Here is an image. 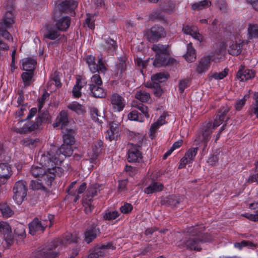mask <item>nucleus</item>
I'll return each mask as SVG.
<instances>
[{
    "label": "nucleus",
    "mask_w": 258,
    "mask_h": 258,
    "mask_svg": "<svg viewBox=\"0 0 258 258\" xmlns=\"http://www.w3.org/2000/svg\"><path fill=\"white\" fill-rule=\"evenodd\" d=\"M229 108L226 106L221 108L220 111L214 116L213 122H209L204 123L198 131L195 139L196 145L201 148L202 153L205 154L208 151V147L211 139V135L217 127L221 125L225 120L229 119L227 115Z\"/></svg>",
    "instance_id": "1"
},
{
    "label": "nucleus",
    "mask_w": 258,
    "mask_h": 258,
    "mask_svg": "<svg viewBox=\"0 0 258 258\" xmlns=\"http://www.w3.org/2000/svg\"><path fill=\"white\" fill-rule=\"evenodd\" d=\"M50 155V153L46 155L39 153L37 157V162L46 169L39 180L42 181L47 189L51 187L55 176H61L63 172V169L58 166L61 163V159L55 157L54 160H52Z\"/></svg>",
    "instance_id": "2"
},
{
    "label": "nucleus",
    "mask_w": 258,
    "mask_h": 258,
    "mask_svg": "<svg viewBox=\"0 0 258 258\" xmlns=\"http://www.w3.org/2000/svg\"><path fill=\"white\" fill-rule=\"evenodd\" d=\"M77 7V3L75 0H66L55 6L54 9L53 17L56 21V26L60 31H65L70 26L71 19L69 17H62L57 20L62 13H71V16L75 15L74 10Z\"/></svg>",
    "instance_id": "3"
},
{
    "label": "nucleus",
    "mask_w": 258,
    "mask_h": 258,
    "mask_svg": "<svg viewBox=\"0 0 258 258\" xmlns=\"http://www.w3.org/2000/svg\"><path fill=\"white\" fill-rule=\"evenodd\" d=\"M202 227H190L187 228L185 237L180 241L178 246L186 247L190 250L200 251V244L203 242V240L199 238L202 232Z\"/></svg>",
    "instance_id": "4"
},
{
    "label": "nucleus",
    "mask_w": 258,
    "mask_h": 258,
    "mask_svg": "<svg viewBox=\"0 0 258 258\" xmlns=\"http://www.w3.org/2000/svg\"><path fill=\"white\" fill-rule=\"evenodd\" d=\"M169 46L160 43L153 44L152 49L156 53V58L153 62V65L156 67H161L167 65L170 60H168L169 55Z\"/></svg>",
    "instance_id": "5"
},
{
    "label": "nucleus",
    "mask_w": 258,
    "mask_h": 258,
    "mask_svg": "<svg viewBox=\"0 0 258 258\" xmlns=\"http://www.w3.org/2000/svg\"><path fill=\"white\" fill-rule=\"evenodd\" d=\"M88 86L89 90L94 97L102 98L105 96V93L102 87V81L98 74H95L91 78Z\"/></svg>",
    "instance_id": "6"
},
{
    "label": "nucleus",
    "mask_w": 258,
    "mask_h": 258,
    "mask_svg": "<svg viewBox=\"0 0 258 258\" xmlns=\"http://www.w3.org/2000/svg\"><path fill=\"white\" fill-rule=\"evenodd\" d=\"M86 62L88 65L89 70L93 73L97 72L104 73L106 71V68L101 55L98 56L97 62H96L95 56L89 55L86 57Z\"/></svg>",
    "instance_id": "7"
},
{
    "label": "nucleus",
    "mask_w": 258,
    "mask_h": 258,
    "mask_svg": "<svg viewBox=\"0 0 258 258\" xmlns=\"http://www.w3.org/2000/svg\"><path fill=\"white\" fill-rule=\"evenodd\" d=\"M74 121L68 118L67 111L62 110L56 118L55 122L53 123V126L59 127L61 131H66L70 127H74Z\"/></svg>",
    "instance_id": "8"
},
{
    "label": "nucleus",
    "mask_w": 258,
    "mask_h": 258,
    "mask_svg": "<svg viewBox=\"0 0 258 258\" xmlns=\"http://www.w3.org/2000/svg\"><path fill=\"white\" fill-rule=\"evenodd\" d=\"M71 145H68L66 144H63L59 149H57L56 147L53 146L51 148L49 151L47 152L46 155L48 153L51 154L50 157L52 160H54L55 157H58L61 159V162L63 159L61 158V154L64 156H70L72 155L73 150L72 149Z\"/></svg>",
    "instance_id": "9"
},
{
    "label": "nucleus",
    "mask_w": 258,
    "mask_h": 258,
    "mask_svg": "<svg viewBox=\"0 0 258 258\" xmlns=\"http://www.w3.org/2000/svg\"><path fill=\"white\" fill-rule=\"evenodd\" d=\"M13 199L18 205L21 204L27 195L26 182L21 180L17 182L13 188Z\"/></svg>",
    "instance_id": "10"
},
{
    "label": "nucleus",
    "mask_w": 258,
    "mask_h": 258,
    "mask_svg": "<svg viewBox=\"0 0 258 258\" xmlns=\"http://www.w3.org/2000/svg\"><path fill=\"white\" fill-rule=\"evenodd\" d=\"M165 36V32L162 27L155 26L147 31L146 36L151 42L158 41L160 38Z\"/></svg>",
    "instance_id": "11"
},
{
    "label": "nucleus",
    "mask_w": 258,
    "mask_h": 258,
    "mask_svg": "<svg viewBox=\"0 0 258 258\" xmlns=\"http://www.w3.org/2000/svg\"><path fill=\"white\" fill-rule=\"evenodd\" d=\"M115 247L111 242L102 244L95 248L93 251L89 254L90 258L103 257L109 253V250H113Z\"/></svg>",
    "instance_id": "12"
},
{
    "label": "nucleus",
    "mask_w": 258,
    "mask_h": 258,
    "mask_svg": "<svg viewBox=\"0 0 258 258\" xmlns=\"http://www.w3.org/2000/svg\"><path fill=\"white\" fill-rule=\"evenodd\" d=\"M112 109L114 111H122L125 105V101L123 97L117 93H113L110 97Z\"/></svg>",
    "instance_id": "13"
},
{
    "label": "nucleus",
    "mask_w": 258,
    "mask_h": 258,
    "mask_svg": "<svg viewBox=\"0 0 258 258\" xmlns=\"http://www.w3.org/2000/svg\"><path fill=\"white\" fill-rule=\"evenodd\" d=\"M12 175L11 166L7 163H0V185L4 184Z\"/></svg>",
    "instance_id": "14"
},
{
    "label": "nucleus",
    "mask_w": 258,
    "mask_h": 258,
    "mask_svg": "<svg viewBox=\"0 0 258 258\" xmlns=\"http://www.w3.org/2000/svg\"><path fill=\"white\" fill-rule=\"evenodd\" d=\"M255 75L253 70L241 66L237 73L236 78L240 81H244L253 79Z\"/></svg>",
    "instance_id": "15"
},
{
    "label": "nucleus",
    "mask_w": 258,
    "mask_h": 258,
    "mask_svg": "<svg viewBox=\"0 0 258 258\" xmlns=\"http://www.w3.org/2000/svg\"><path fill=\"white\" fill-rule=\"evenodd\" d=\"M58 240L51 241L44 250L43 253L45 258H56L58 253L54 249L58 246Z\"/></svg>",
    "instance_id": "16"
},
{
    "label": "nucleus",
    "mask_w": 258,
    "mask_h": 258,
    "mask_svg": "<svg viewBox=\"0 0 258 258\" xmlns=\"http://www.w3.org/2000/svg\"><path fill=\"white\" fill-rule=\"evenodd\" d=\"M226 53V45L223 42H221L217 44L216 48L211 54V57L212 60L218 61L223 58Z\"/></svg>",
    "instance_id": "17"
},
{
    "label": "nucleus",
    "mask_w": 258,
    "mask_h": 258,
    "mask_svg": "<svg viewBox=\"0 0 258 258\" xmlns=\"http://www.w3.org/2000/svg\"><path fill=\"white\" fill-rule=\"evenodd\" d=\"M46 226V224L42 223L37 218H35L29 225L30 233L34 235L37 232H42Z\"/></svg>",
    "instance_id": "18"
},
{
    "label": "nucleus",
    "mask_w": 258,
    "mask_h": 258,
    "mask_svg": "<svg viewBox=\"0 0 258 258\" xmlns=\"http://www.w3.org/2000/svg\"><path fill=\"white\" fill-rule=\"evenodd\" d=\"M142 159V154L138 148L132 145L128 149L127 160L130 162H139Z\"/></svg>",
    "instance_id": "19"
},
{
    "label": "nucleus",
    "mask_w": 258,
    "mask_h": 258,
    "mask_svg": "<svg viewBox=\"0 0 258 258\" xmlns=\"http://www.w3.org/2000/svg\"><path fill=\"white\" fill-rule=\"evenodd\" d=\"M100 233V230L96 226L88 228L85 232L84 240L89 243L95 239Z\"/></svg>",
    "instance_id": "20"
},
{
    "label": "nucleus",
    "mask_w": 258,
    "mask_h": 258,
    "mask_svg": "<svg viewBox=\"0 0 258 258\" xmlns=\"http://www.w3.org/2000/svg\"><path fill=\"white\" fill-rule=\"evenodd\" d=\"M182 30L185 34L190 35L193 38L199 41H202V36L198 32V28L196 26L187 25L183 27Z\"/></svg>",
    "instance_id": "21"
},
{
    "label": "nucleus",
    "mask_w": 258,
    "mask_h": 258,
    "mask_svg": "<svg viewBox=\"0 0 258 258\" xmlns=\"http://www.w3.org/2000/svg\"><path fill=\"white\" fill-rule=\"evenodd\" d=\"M228 53L232 55H239L242 49V43L237 42L236 41H230L228 43Z\"/></svg>",
    "instance_id": "22"
},
{
    "label": "nucleus",
    "mask_w": 258,
    "mask_h": 258,
    "mask_svg": "<svg viewBox=\"0 0 258 258\" xmlns=\"http://www.w3.org/2000/svg\"><path fill=\"white\" fill-rule=\"evenodd\" d=\"M118 124L112 122L109 124V128L106 132L105 137L110 141H112L118 136Z\"/></svg>",
    "instance_id": "23"
},
{
    "label": "nucleus",
    "mask_w": 258,
    "mask_h": 258,
    "mask_svg": "<svg viewBox=\"0 0 258 258\" xmlns=\"http://www.w3.org/2000/svg\"><path fill=\"white\" fill-rule=\"evenodd\" d=\"M43 121L44 118L39 116L36 118V121L34 124L32 125H30L29 124H25L22 128H18L17 131L21 134L25 133L27 132H31L38 128Z\"/></svg>",
    "instance_id": "24"
},
{
    "label": "nucleus",
    "mask_w": 258,
    "mask_h": 258,
    "mask_svg": "<svg viewBox=\"0 0 258 258\" xmlns=\"http://www.w3.org/2000/svg\"><path fill=\"white\" fill-rule=\"evenodd\" d=\"M63 134V143L73 145L75 143L74 135L75 134L74 127H70L67 131H62Z\"/></svg>",
    "instance_id": "25"
},
{
    "label": "nucleus",
    "mask_w": 258,
    "mask_h": 258,
    "mask_svg": "<svg viewBox=\"0 0 258 258\" xmlns=\"http://www.w3.org/2000/svg\"><path fill=\"white\" fill-rule=\"evenodd\" d=\"M169 78L168 74L160 72L157 73L151 77L153 84L148 86V87H155V85L157 86L158 83H161L165 81Z\"/></svg>",
    "instance_id": "26"
},
{
    "label": "nucleus",
    "mask_w": 258,
    "mask_h": 258,
    "mask_svg": "<svg viewBox=\"0 0 258 258\" xmlns=\"http://www.w3.org/2000/svg\"><path fill=\"white\" fill-rule=\"evenodd\" d=\"M211 60L210 56H205L202 57L198 65L197 71L199 73H202L208 70Z\"/></svg>",
    "instance_id": "27"
},
{
    "label": "nucleus",
    "mask_w": 258,
    "mask_h": 258,
    "mask_svg": "<svg viewBox=\"0 0 258 258\" xmlns=\"http://www.w3.org/2000/svg\"><path fill=\"white\" fill-rule=\"evenodd\" d=\"M22 61L23 70L27 72H33L37 63L35 59L30 57L24 58Z\"/></svg>",
    "instance_id": "28"
},
{
    "label": "nucleus",
    "mask_w": 258,
    "mask_h": 258,
    "mask_svg": "<svg viewBox=\"0 0 258 258\" xmlns=\"http://www.w3.org/2000/svg\"><path fill=\"white\" fill-rule=\"evenodd\" d=\"M163 188L164 186L161 183L154 182L144 189V192L147 194H152L162 191Z\"/></svg>",
    "instance_id": "29"
},
{
    "label": "nucleus",
    "mask_w": 258,
    "mask_h": 258,
    "mask_svg": "<svg viewBox=\"0 0 258 258\" xmlns=\"http://www.w3.org/2000/svg\"><path fill=\"white\" fill-rule=\"evenodd\" d=\"M100 185L97 183H94L90 185L87 191L86 197L84 199L92 201L93 198L100 191Z\"/></svg>",
    "instance_id": "30"
},
{
    "label": "nucleus",
    "mask_w": 258,
    "mask_h": 258,
    "mask_svg": "<svg viewBox=\"0 0 258 258\" xmlns=\"http://www.w3.org/2000/svg\"><path fill=\"white\" fill-rule=\"evenodd\" d=\"M185 59L188 62H193L196 60V54L195 49L190 42L187 45V52L184 55Z\"/></svg>",
    "instance_id": "31"
},
{
    "label": "nucleus",
    "mask_w": 258,
    "mask_h": 258,
    "mask_svg": "<svg viewBox=\"0 0 258 258\" xmlns=\"http://www.w3.org/2000/svg\"><path fill=\"white\" fill-rule=\"evenodd\" d=\"M78 239L79 237L77 235L76 233H68L66 234L65 236L63 237V239L62 240L61 242L59 241L58 242L59 243H62V244H70L72 243L78 242Z\"/></svg>",
    "instance_id": "32"
},
{
    "label": "nucleus",
    "mask_w": 258,
    "mask_h": 258,
    "mask_svg": "<svg viewBox=\"0 0 258 258\" xmlns=\"http://www.w3.org/2000/svg\"><path fill=\"white\" fill-rule=\"evenodd\" d=\"M84 84H85L84 83ZM84 83L82 82V79L80 78H77L76 80V84L74 85L72 92L74 97L79 98L81 96V90L83 86Z\"/></svg>",
    "instance_id": "33"
},
{
    "label": "nucleus",
    "mask_w": 258,
    "mask_h": 258,
    "mask_svg": "<svg viewBox=\"0 0 258 258\" xmlns=\"http://www.w3.org/2000/svg\"><path fill=\"white\" fill-rule=\"evenodd\" d=\"M135 98L142 102H147L150 99V95L144 90H139L137 91Z\"/></svg>",
    "instance_id": "34"
},
{
    "label": "nucleus",
    "mask_w": 258,
    "mask_h": 258,
    "mask_svg": "<svg viewBox=\"0 0 258 258\" xmlns=\"http://www.w3.org/2000/svg\"><path fill=\"white\" fill-rule=\"evenodd\" d=\"M60 34L58 30L54 28L48 27L47 31L44 34V37L45 38H48L50 40H54L57 38Z\"/></svg>",
    "instance_id": "35"
},
{
    "label": "nucleus",
    "mask_w": 258,
    "mask_h": 258,
    "mask_svg": "<svg viewBox=\"0 0 258 258\" xmlns=\"http://www.w3.org/2000/svg\"><path fill=\"white\" fill-rule=\"evenodd\" d=\"M184 197L182 196L171 195L168 197L167 202L172 207H176L183 201Z\"/></svg>",
    "instance_id": "36"
},
{
    "label": "nucleus",
    "mask_w": 258,
    "mask_h": 258,
    "mask_svg": "<svg viewBox=\"0 0 258 258\" xmlns=\"http://www.w3.org/2000/svg\"><path fill=\"white\" fill-rule=\"evenodd\" d=\"M211 5V1L209 0H204L193 4L191 6V7L193 10L199 11L208 8Z\"/></svg>",
    "instance_id": "37"
},
{
    "label": "nucleus",
    "mask_w": 258,
    "mask_h": 258,
    "mask_svg": "<svg viewBox=\"0 0 258 258\" xmlns=\"http://www.w3.org/2000/svg\"><path fill=\"white\" fill-rule=\"evenodd\" d=\"M14 14L12 11H9L6 13L3 19L4 23H3V25L5 26V29L10 27L14 23Z\"/></svg>",
    "instance_id": "38"
},
{
    "label": "nucleus",
    "mask_w": 258,
    "mask_h": 258,
    "mask_svg": "<svg viewBox=\"0 0 258 258\" xmlns=\"http://www.w3.org/2000/svg\"><path fill=\"white\" fill-rule=\"evenodd\" d=\"M46 170L44 167H42L39 163V166L34 165L33 166L31 169V173L32 175L36 177L40 178L44 172Z\"/></svg>",
    "instance_id": "39"
},
{
    "label": "nucleus",
    "mask_w": 258,
    "mask_h": 258,
    "mask_svg": "<svg viewBox=\"0 0 258 258\" xmlns=\"http://www.w3.org/2000/svg\"><path fill=\"white\" fill-rule=\"evenodd\" d=\"M102 45L103 49L112 51L115 50L117 47L115 41L109 37L104 39V43Z\"/></svg>",
    "instance_id": "40"
},
{
    "label": "nucleus",
    "mask_w": 258,
    "mask_h": 258,
    "mask_svg": "<svg viewBox=\"0 0 258 258\" xmlns=\"http://www.w3.org/2000/svg\"><path fill=\"white\" fill-rule=\"evenodd\" d=\"M132 106L138 108L139 110H140L143 114V116L144 117L148 118L149 117V114L148 111V107L145 105L138 103L137 101H133L132 103Z\"/></svg>",
    "instance_id": "41"
},
{
    "label": "nucleus",
    "mask_w": 258,
    "mask_h": 258,
    "mask_svg": "<svg viewBox=\"0 0 258 258\" xmlns=\"http://www.w3.org/2000/svg\"><path fill=\"white\" fill-rule=\"evenodd\" d=\"M128 118L131 120L143 122L144 118L141 114H140L137 110H133L130 112L127 115Z\"/></svg>",
    "instance_id": "42"
},
{
    "label": "nucleus",
    "mask_w": 258,
    "mask_h": 258,
    "mask_svg": "<svg viewBox=\"0 0 258 258\" xmlns=\"http://www.w3.org/2000/svg\"><path fill=\"white\" fill-rule=\"evenodd\" d=\"M30 186L34 190L42 189L44 190H46L47 189V187L44 184H43V182L39 180V178L36 180H31Z\"/></svg>",
    "instance_id": "43"
},
{
    "label": "nucleus",
    "mask_w": 258,
    "mask_h": 258,
    "mask_svg": "<svg viewBox=\"0 0 258 258\" xmlns=\"http://www.w3.org/2000/svg\"><path fill=\"white\" fill-rule=\"evenodd\" d=\"M116 67L117 74H121L126 68L125 58H120Z\"/></svg>",
    "instance_id": "44"
},
{
    "label": "nucleus",
    "mask_w": 258,
    "mask_h": 258,
    "mask_svg": "<svg viewBox=\"0 0 258 258\" xmlns=\"http://www.w3.org/2000/svg\"><path fill=\"white\" fill-rule=\"evenodd\" d=\"M103 143L101 140H98L93 146V152L94 156L96 157L101 153L102 150Z\"/></svg>",
    "instance_id": "45"
},
{
    "label": "nucleus",
    "mask_w": 258,
    "mask_h": 258,
    "mask_svg": "<svg viewBox=\"0 0 258 258\" xmlns=\"http://www.w3.org/2000/svg\"><path fill=\"white\" fill-rule=\"evenodd\" d=\"M248 33L249 38H251L252 37L258 38V25H249L248 28Z\"/></svg>",
    "instance_id": "46"
},
{
    "label": "nucleus",
    "mask_w": 258,
    "mask_h": 258,
    "mask_svg": "<svg viewBox=\"0 0 258 258\" xmlns=\"http://www.w3.org/2000/svg\"><path fill=\"white\" fill-rule=\"evenodd\" d=\"M198 149V147L191 148L185 153L184 156L189 160V162H192L193 161L197 154Z\"/></svg>",
    "instance_id": "47"
},
{
    "label": "nucleus",
    "mask_w": 258,
    "mask_h": 258,
    "mask_svg": "<svg viewBox=\"0 0 258 258\" xmlns=\"http://www.w3.org/2000/svg\"><path fill=\"white\" fill-rule=\"evenodd\" d=\"M33 76V72H25L22 74V78L25 86H29L30 85Z\"/></svg>",
    "instance_id": "48"
},
{
    "label": "nucleus",
    "mask_w": 258,
    "mask_h": 258,
    "mask_svg": "<svg viewBox=\"0 0 258 258\" xmlns=\"http://www.w3.org/2000/svg\"><path fill=\"white\" fill-rule=\"evenodd\" d=\"M68 107L78 114H81L84 111L83 106L77 102L70 104L68 105Z\"/></svg>",
    "instance_id": "49"
},
{
    "label": "nucleus",
    "mask_w": 258,
    "mask_h": 258,
    "mask_svg": "<svg viewBox=\"0 0 258 258\" xmlns=\"http://www.w3.org/2000/svg\"><path fill=\"white\" fill-rule=\"evenodd\" d=\"M0 232L4 235L7 234L8 235L11 233V227L8 223L3 221L0 222Z\"/></svg>",
    "instance_id": "50"
},
{
    "label": "nucleus",
    "mask_w": 258,
    "mask_h": 258,
    "mask_svg": "<svg viewBox=\"0 0 258 258\" xmlns=\"http://www.w3.org/2000/svg\"><path fill=\"white\" fill-rule=\"evenodd\" d=\"M228 73V69H225L223 71L221 72L213 73L211 75L210 78L211 79H214L215 80H221L227 75Z\"/></svg>",
    "instance_id": "51"
},
{
    "label": "nucleus",
    "mask_w": 258,
    "mask_h": 258,
    "mask_svg": "<svg viewBox=\"0 0 258 258\" xmlns=\"http://www.w3.org/2000/svg\"><path fill=\"white\" fill-rule=\"evenodd\" d=\"M234 246L239 249H241L243 247H254L255 244L249 241L243 240L241 242H236L234 244Z\"/></svg>",
    "instance_id": "52"
},
{
    "label": "nucleus",
    "mask_w": 258,
    "mask_h": 258,
    "mask_svg": "<svg viewBox=\"0 0 258 258\" xmlns=\"http://www.w3.org/2000/svg\"><path fill=\"white\" fill-rule=\"evenodd\" d=\"M249 97L248 95H245L241 99L237 100L235 103V108L237 110H240L245 104L247 98Z\"/></svg>",
    "instance_id": "53"
},
{
    "label": "nucleus",
    "mask_w": 258,
    "mask_h": 258,
    "mask_svg": "<svg viewBox=\"0 0 258 258\" xmlns=\"http://www.w3.org/2000/svg\"><path fill=\"white\" fill-rule=\"evenodd\" d=\"M16 235L23 238L25 236V229L24 226L22 224H19L14 230Z\"/></svg>",
    "instance_id": "54"
},
{
    "label": "nucleus",
    "mask_w": 258,
    "mask_h": 258,
    "mask_svg": "<svg viewBox=\"0 0 258 258\" xmlns=\"http://www.w3.org/2000/svg\"><path fill=\"white\" fill-rule=\"evenodd\" d=\"M119 214L117 211H114L105 213L103 217L105 220L110 221L116 219L119 216Z\"/></svg>",
    "instance_id": "55"
},
{
    "label": "nucleus",
    "mask_w": 258,
    "mask_h": 258,
    "mask_svg": "<svg viewBox=\"0 0 258 258\" xmlns=\"http://www.w3.org/2000/svg\"><path fill=\"white\" fill-rule=\"evenodd\" d=\"M189 86V81L188 79H185L179 81L178 84V89L180 93H182L185 88Z\"/></svg>",
    "instance_id": "56"
},
{
    "label": "nucleus",
    "mask_w": 258,
    "mask_h": 258,
    "mask_svg": "<svg viewBox=\"0 0 258 258\" xmlns=\"http://www.w3.org/2000/svg\"><path fill=\"white\" fill-rule=\"evenodd\" d=\"M4 25L3 23H0V34L1 35L7 39L8 41H10L12 39L11 34L6 30L3 29Z\"/></svg>",
    "instance_id": "57"
},
{
    "label": "nucleus",
    "mask_w": 258,
    "mask_h": 258,
    "mask_svg": "<svg viewBox=\"0 0 258 258\" xmlns=\"http://www.w3.org/2000/svg\"><path fill=\"white\" fill-rule=\"evenodd\" d=\"M38 140L33 139L27 138L22 141V144L25 146L33 147L35 146Z\"/></svg>",
    "instance_id": "58"
},
{
    "label": "nucleus",
    "mask_w": 258,
    "mask_h": 258,
    "mask_svg": "<svg viewBox=\"0 0 258 258\" xmlns=\"http://www.w3.org/2000/svg\"><path fill=\"white\" fill-rule=\"evenodd\" d=\"M255 103L251 109L250 113H253L258 118V92L254 94Z\"/></svg>",
    "instance_id": "59"
},
{
    "label": "nucleus",
    "mask_w": 258,
    "mask_h": 258,
    "mask_svg": "<svg viewBox=\"0 0 258 258\" xmlns=\"http://www.w3.org/2000/svg\"><path fill=\"white\" fill-rule=\"evenodd\" d=\"M91 201L86 199H83V203L85 207V211L86 213L91 212L93 209V206L91 205Z\"/></svg>",
    "instance_id": "60"
},
{
    "label": "nucleus",
    "mask_w": 258,
    "mask_h": 258,
    "mask_svg": "<svg viewBox=\"0 0 258 258\" xmlns=\"http://www.w3.org/2000/svg\"><path fill=\"white\" fill-rule=\"evenodd\" d=\"M3 216L5 217H10L13 214V211L8 206H4L1 209Z\"/></svg>",
    "instance_id": "61"
},
{
    "label": "nucleus",
    "mask_w": 258,
    "mask_h": 258,
    "mask_svg": "<svg viewBox=\"0 0 258 258\" xmlns=\"http://www.w3.org/2000/svg\"><path fill=\"white\" fill-rule=\"evenodd\" d=\"M132 210V205L128 203L124 204V205L120 208V210L121 212L123 214H127L131 212Z\"/></svg>",
    "instance_id": "62"
},
{
    "label": "nucleus",
    "mask_w": 258,
    "mask_h": 258,
    "mask_svg": "<svg viewBox=\"0 0 258 258\" xmlns=\"http://www.w3.org/2000/svg\"><path fill=\"white\" fill-rule=\"evenodd\" d=\"M220 155V153L217 155H211L208 159V163L211 165H215L218 161Z\"/></svg>",
    "instance_id": "63"
},
{
    "label": "nucleus",
    "mask_w": 258,
    "mask_h": 258,
    "mask_svg": "<svg viewBox=\"0 0 258 258\" xmlns=\"http://www.w3.org/2000/svg\"><path fill=\"white\" fill-rule=\"evenodd\" d=\"M49 97V94L47 92H45L41 96V97L39 99L38 101V110L39 112H40L41 109L43 107L44 102Z\"/></svg>",
    "instance_id": "64"
}]
</instances>
